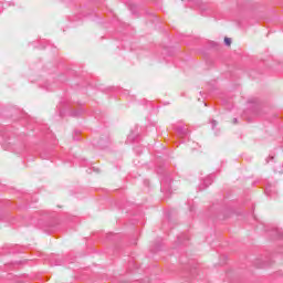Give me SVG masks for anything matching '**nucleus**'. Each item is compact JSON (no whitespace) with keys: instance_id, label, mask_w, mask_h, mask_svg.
Here are the masks:
<instances>
[{"instance_id":"obj_1","label":"nucleus","mask_w":283,"mask_h":283,"mask_svg":"<svg viewBox=\"0 0 283 283\" xmlns=\"http://www.w3.org/2000/svg\"><path fill=\"white\" fill-rule=\"evenodd\" d=\"M224 43L228 48H231V43H232L231 38H224Z\"/></svg>"}]
</instances>
